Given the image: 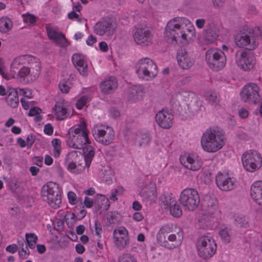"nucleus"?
Listing matches in <instances>:
<instances>
[{
    "label": "nucleus",
    "instance_id": "f257e3e1",
    "mask_svg": "<svg viewBox=\"0 0 262 262\" xmlns=\"http://www.w3.org/2000/svg\"><path fill=\"white\" fill-rule=\"evenodd\" d=\"M164 37L169 42L177 43L179 40H187L194 36V29L189 19L177 17L170 19L165 27Z\"/></svg>",
    "mask_w": 262,
    "mask_h": 262
},
{
    "label": "nucleus",
    "instance_id": "f03ea898",
    "mask_svg": "<svg viewBox=\"0 0 262 262\" xmlns=\"http://www.w3.org/2000/svg\"><path fill=\"white\" fill-rule=\"evenodd\" d=\"M67 143L70 147L82 149L84 154H86L88 164L90 160H93L95 155L94 148L89 139V131L85 123H81L78 127L70 129Z\"/></svg>",
    "mask_w": 262,
    "mask_h": 262
},
{
    "label": "nucleus",
    "instance_id": "7ed1b4c3",
    "mask_svg": "<svg viewBox=\"0 0 262 262\" xmlns=\"http://www.w3.org/2000/svg\"><path fill=\"white\" fill-rule=\"evenodd\" d=\"M224 140V135L222 131L208 129L202 137L201 145L204 150L213 152L223 146L225 144Z\"/></svg>",
    "mask_w": 262,
    "mask_h": 262
},
{
    "label": "nucleus",
    "instance_id": "20e7f679",
    "mask_svg": "<svg viewBox=\"0 0 262 262\" xmlns=\"http://www.w3.org/2000/svg\"><path fill=\"white\" fill-rule=\"evenodd\" d=\"M92 160L88 163L86 154L74 150L68 153L65 158L66 164L69 171L74 173H81L86 166H90Z\"/></svg>",
    "mask_w": 262,
    "mask_h": 262
},
{
    "label": "nucleus",
    "instance_id": "39448f33",
    "mask_svg": "<svg viewBox=\"0 0 262 262\" xmlns=\"http://www.w3.org/2000/svg\"><path fill=\"white\" fill-rule=\"evenodd\" d=\"M41 198L51 207L57 209L61 204V195L58 185L50 182L45 185L41 189Z\"/></svg>",
    "mask_w": 262,
    "mask_h": 262
},
{
    "label": "nucleus",
    "instance_id": "423d86ee",
    "mask_svg": "<svg viewBox=\"0 0 262 262\" xmlns=\"http://www.w3.org/2000/svg\"><path fill=\"white\" fill-rule=\"evenodd\" d=\"M196 248L200 257L203 259H208L215 254L217 245L212 237L204 235L198 238Z\"/></svg>",
    "mask_w": 262,
    "mask_h": 262
},
{
    "label": "nucleus",
    "instance_id": "0eeeda50",
    "mask_svg": "<svg viewBox=\"0 0 262 262\" xmlns=\"http://www.w3.org/2000/svg\"><path fill=\"white\" fill-rule=\"evenodd\" d=\"M136 73L141 78L149 81L158 74V67L150 58H142L136 64Z\"/></svg>",
    "mask_w": 262,
    "mask_h": 262
},
{
    "label": "nucleus",
    "instance_id": "6e6552de",
    "mask_svg": "<svg viewBox=\"0 0 262 262\" xmlns=\"http://www.w3.org/2000/svg\"><path fill=\"white\" fill-rule=\"evenodd\" d=\"M176 97L179 103L184 107L186 105V113L190 116L197 113L202 106V102L194 93L182 91L176 94Z\"/></svg>",
    "mask_w": 262,
    "mask_h": 262
},
{
    "label": "nucleus",
    "instance_id": "1a4fd4ad",
    "mask_svg": "<svg viewBox=\"0 0 262 262\" xmlns=\"http://www.w3.org/2000/svg\"><path fill=\"white\" fill-rule=\"evenodd\" d=\"M205 59L209 68L215 71L222 70L226 63L224 53L217 48L208 49L206 52Z\"/></svg>",
    "mask_w": 262,
    "mask_h": 262
},
{
    "label": "nucleus",
    "instance_id": "9d476101",
    "mask_svg": "<svg viewBox=\"0 0 262 262\" xmlns=\"http://www.w3.org/2000/svg\"><path fill=\"white\" fill-rule=\"evenodd\" d=\"M179 201L185 210L193 211L198 207L200 199L195 189L186 188L181 192Z\"/></svg>",
    "mask_w": 262,
    "mask_h": 262
},
{
    "label": "nucleus",
    "instance_id": "9b49d317",
    "mask_svg": "<svg viewBox=\"0 0 262 262\" xmlns=\"http://www.w3.org/2000/svg\"><path fill=\"white\" fill-rule=\"evenodd\" d=\"M243 165L249 172H254L262 166L260 154L256 150H249L245 152L242 157Z\"/></svg>",
    "mask_w": 262,
    "mask_h": 262
},
{
    "label": "nucleus",
    "instance_id": "f8f14e48",
    "mask_svg": "<svg viewBox=\"0 0 262 262\" xmlns=\"http://www.w3.org/2000/svg\"><path fill=\"white\" fill-rule=\"evenodd\" d=\"M236 45L249 50L255 49L258 45L254 32L252 29L247 30L237 35L235 38Z\"/></svg>",
    "mask_w": 262,
    "mask_h": 262
},
{
    "label": "nucleus",
    "instance_id": "ddd939ff",
    "mask_svg": "<svg viewBox=\"0 0 262 262\" xmlns=\"http://www.w3.org/2000/svg\"><path fill=\"white\" fill-rule=\"evenodd\" d=\"M117 24L112 19L102 18L96 23L94 27V32L99 36H111L115 32L117 29Z\"/></svg>",
    "mask_w": 262,
    "mask_h": 262
},
{
    "label": "nucleus",
    "instance_id": "4468645a",
    "mask_svg": "<svg viewBox=\"0 0 262 262\" xmlns=\"http://www.w3.org/2000/svg\"><path fill=\"white\" fill-rule=\"evenodd\" d=\"M92 134L97 142L104 145L110 144L115 137L114 131L112 128L98 125H96L93 127Z\"/></svg>",
    "mask_w": 262,
    "mask_h": 262
},
{
    "label": "nucleus",
    "instance_id": "2eb2a0df",
    "mask_svg": "<svg viewBox=\"0 0 262 262\" xmlns=\"http://www.w3.org/2000/svg\"><path fill=\"white\" fill-rule=\"evenodd\" d=\"M259 88L255 83L246 85L241 92L242 100L249 104H256L259 100Z\"/></svg>",
    "mask_w": 262,
    "mask_h": 262
},
{
    "label": "nucleus",
    "instance_id": "dca6fc26",
    "mask_svg": "<svg viewBox=\"0 0 262 262\" xmlns=\"http://www.w3.org/2000/svg\"><path fill=\"white\" fill-rule=\"evenodd\" d=\"M236 63L241 69L245 71L252 70L255 64V58L254 55L247 51L237 52Z\"/></svg>",
    "mask_w": 262,
    "mask_h": 262
},
{
    "label": "nucleus",
    "instance_id": "f3484780",
    "mask_svg": "<svg viewBox=\"0 0 262 262\" xmlns=\"http://www.w3.org/2000/svg\"><path fill=\"white\" fill-rule=\"evenodd\" d=\"M114 243L119 250L125 248L129 244L128 230L123 226H120L113 231Z\"/></svg>",
    "mask_w": 262,
    "mask_h": 262
},
{
    "label": "nucleus",
    "instance_id": "a211bd4d",
    "mask_svg": "<svg viewBox=\"0 0 262 262\" xmlns=\"http://www.w3.org/2000/svg\"><path fill=\"white\" fill-rule=\"evenodd\" d=\"M33 64V73L36 74L37 70L39 69V59L30 55H20L15 58L12 61L11 67L14 70H17L19 66L26 64Z\"/></svg>",
    "mask_w": 262,
    "mask_h": 262
},
{
    "label": "nucleus",
    "instance_id": "6ab92c4d",
    "mask_svg": "<svg viewBox=\"0 0 262 262\" xmlns=\"http://www.w3.org/2000/svg\"><path fill=\"white\" fill-rule=\"evenodd\" d=\"M133 36L135 42L140 46L146 47L152 43V35L148 29L143 28H136Z\"/></svg>",
    "mask_w": 262,
    "mask_h": 262
},
{
    "label": "nucleus",
    "instance_id": "aec40b11",
    "mask_svg": "<svg viewBox=\"0 0 262 262\" xmlns=\"http://www.w3.org/2000/svg\"><path fill=\"white\" fill-rule=\"evenodd\" d=\"M204 215L210 218L216 217L220 213L218 210L217 201L215 198L207 196L203 204Z\"/></svg>",
    "mask_w": 262,
    "mask_h": 262
},
{
    "label": "nucleus",
    "instance_id": "412c9836",
    "mask_svg": "<svg viewBox=\"0 0 262 262\" xmlns=\"http://www.w3.org/2000/svg\"><path fill=\"white\" fill-rule=\"evenodd\" d=\"M180 161L184 167L193 171L199 170L202 163L199 157L194 154L183 156L180 158Z\"/></svg>",
    "mask_w": 262,
    "mask_h": 262
},
{
    "label": "nucleus",
    "instance_id": "4be33fe9",
    "mask_svg": "<svg viewBox=\"0 0 262 262\" xmlns=\"http://www.w3.org/2000/svg\"><path fill=\"white\" fill-rule=\"evenodd\" d=\"M155 119L159 126L163 128L168 129L172 125L173 116L168 111L162 110L156 115Z\"/></svg>",
    "mask_w": 262,
    "mask_h": 262
},
{
    "label": "nucleus",
    "instance_id": "5701e85b",
    "mask_svg": "<svg viewBox=\"0 0 262 262\" xmlns=\"http://www.w3.org/2000/svg\"><path fill=\"white\" fill-rule=\"evenodd\" d=\"M177 59L179 66L185 70L190 69L194 62L192 55L185 49H180L178 51Z\"/></svg>",
    "mask_w": 262,
    "mask_h": 262
},
{
    "label": "nucleus",
    "instance_id": "b1692460",
    "mask_svg": "<svg viewBox=\"0 0 262 262\" xmlns=\"http://www.w3.org/2000/svg\"><path fill=\"white\" fill-rule=\"evenodd\" d=\"M176 228H180L174 225H165L163 226L159 230L157 235V239L158 243L162 246L165 247H169V244L167 241V236L174 232Z\"/></svg>",
    "mask_w": 262,
    "mask_h": 262
},
{
    "label": "nucleus",
    "instance_id": "393cba45",
    "mask_svg": "<svg viewBox=\"0 0 262 262\" xmlns=\"http://www.w3.org/2000/svg\"><path fill=\"white\" fill-rule=\"evenodd\" d=\"M216 184L223 191H229L233 189L234 180L227 174L219 173L216 176Z\"/></svg>",
    "mask_w": 262,
    "mask_h": 262
},
{
    "label": "nucleus",
    "instance_id": "a878e982",
    "mask_svg": "<svg viewBox=\"0 0 262 262\" xmlns=\"http://www.w3.org/2000/svg\"><path fill=\"white\" fill-rule=\"evenodd\" d=\"M117 86V80L114 76L106 78L99 84L101 92L106 95L113 93L116 90Z\"/></svg>",
    "mask_w": 262,
    "mask_h": 262
},
{
    "label": "nucleus",
    "instance_id": "bb28decb",
    "mask_svg": "<svg viewBox=\"0 0 262 262\" xmlns=\"http://www.w3.org/2000/svg\"><path fill=\"white\" fill-rule=\"evenodd\" d=\"M72 62L81 75L82 76L88 75V64L82 55L78 53L73 54Z\"/></svg>",
    "mask_w": 262,
    "mask_h": 262
},
{
    "label": "nucleus",
    "instance_id": "cd10ccee",
    "mask_svg": "<svg viewBox=\"0 0 262 262\" xmlns=\"http://www.w3.org/2000/svg\"><path fill=\"white\" fill-rule=\"evenodd\" d=\"M250 195L257 204L262 205V181H256L251 185Z\"/></svg>",
    "mask_w": 262,
    "mask_h": 262
},
{
    "label": "nucleus",
    "instance_id": "c85d7f7f",
    "mask_svg": "<svg viewBox=\"0 0 262 262\" xmlns=\"http://www.w3.org/2000/svg\"><path fill=\"white\" fill-rule=\"evenodd\" d=\"M183 240V233L181 228H176L174 232L169 234L167 236V241L169 244L167 248H173L181 245Z\"/></svg>",
    "mask_w": 262,
    "mask_h": 262
},
{
    "label": "nucleus",
    "instance_id": "c756f323",
    "mask_svg": "<svg viewBox=\"0 0 262 262\" xmlns=\"http://www.w3.org/2000/svg\"><path fill=\"white\" fill-rule=\"evenodd\" d=\"M141 197L145 201L154 202L157 198L156 186L153 184L143 188L140 193Z\"/></svg>",
    "mask_w": 262,
    "mask_h": 262
},
{
    "label": "nucleus",
    "instance_id": "7c9ffc66",
    "mask_svg": "<svg viewBox=\"0 0 262 262\" xmlns=\"http://www.w3.org/2000/svg\"><path fill=\"white\" fill-rule=\"evenodd\" d=\"M47 32L48 37L54 41L56 44L62 47L67 45V40L65 36L60 33H58L51 28L47 27Z\"/></svg>",
    "mask_w": 262,
    "mask_h": 262
},
{
    "label": "nucleus",
    "instance_id": "2f4dec72",
    "mask_svg": "<svg viewBox=\"0 0 262 262\" xmlns=\"http://www.w3.org/2000/svg\"><path fill=\"white\" fill-rule=\"evenodd\" d=\"M29 67L23 66L21 67L19 71L18 72L17 75L19 77L22 79H25L28 76L30 75L32 76L34 79L36 78L40 74L41 70V65L40 61L39 60V69L37 70L36 74L33 73V64H28Z\"/></svg>",
    "mask_w": 262,
    "mask_h": 262
},
{
    "label": "nucleus",
    "instance_id": "473e14b6",
    "mask_svg": "<svg viewBox=\"0 0 262 262\" xmlns=\"http://www.w3.org/2000/svg\"><path fill=\"white\" fill-rule=\"evenodd\" d=\"M53 109L54 110L57 119L58 120H63L68 116L67 105L63 102H56Z\"/></svg>",
    "mask_w": 262,
    "mask_h": 262
},
{
    "label": "nucleus",
    "instance_id": "72a5a7b5",
    "mask_svg": "<svg viewBox=\"0 0 262 262\" xmlns=\"http://www.w3.org/2000/svg\"><path fill=\"white\" fill-rule=\"evenodd\" d=\"M13 24L11 18L7 16L0 18V32L8 34L13 28Z\"/></svg>",
    "mask_w": 262,
    "mask_h": 262
},
{
    "label": "nucleus",
    "instance_id": "f704fd0d",
    "mask_svg": "<svg viewBox=\"0 0 262 262\" xmlns=\"http://www.w3.org/2000/svg\"><path fill=\"white\" fill-rule=\"evenodd\" d=\"M143 88L141 86H134L129 91V98L130 100L136 101L142 96Z\"/></svg>",
    "mask_w": 262,
    "mask_h": 262
},
{
    "label": "nucleus",
    "instance_id": "c9c22d12",
    "mask_svg": "<svg viewBox=\"0 0 262 262\" xmlns=\"http://www.w3.org/2000/svg\"><path fill=\"white\" fill-rule=\"evenodd\" d=\"M6 101L8 105L11 107L13 108L16 107L19 103V98L17 92L13 90L6 97Z\"/></svg>",
    "mask_w": 262,
    "mask_h": 262
},
{
    "label": "nucleus",
    "instance_id": "e433bc0d",
    "mask_svg": "<svg viewBox=\"0 0 262 262\" xmlns=\"http://www.w3.org/2000/svg\"><path fill=\"white\" fill-rule=\"evenodd\" d=\"M95 204L97 206L98 209L101 208L107 209L110 207L108 199L101 194H97L96 195Z\"/></svg>",
    "mask_w": 262,
    "mask_h": 262
},
{
    "label": "nucleus",
    "instance_id": "4c0bfd02",
    "mask_svg": "<svg viewBox=\"0 0 262 262\" xmlns=\"http://www.w3.org/2000/svg\"><path fill=\"white\" fill-rule=\"evenodd\" d=\"M206 100L212 105L216 106L219 104L220 98L217 93L214 91H208L205 95Z\"/></svg>",
    "mask_w": 262,
    "mask_h": 262
},
{
    "label": "nucleus",
    "instance_id": "58836bf2",
    "mask_svg": "<svg viewBox=\"0 0 262 262\" xmlns=\"http://www.w3.org/2000/svg\"><path fill=\"white\" fill-rule=\"evenodd\" d=\"M231 231V229L230 228L227 226H222L219 231L221 239L226 244L230 242Z\"/></svg>",
    "mask_w": 262,
    "mask_h": 262
},
{
    "label": "nucleus",
    "instance_id": "ea45409f",
    "mask_svg": "<svg viewBox=\"0 0 262 262\" xmlns=\"http://www.w3.org/2000/svg\"><path fill=\"white\" fill-rule=\"evenodd\" d=\"M234 224L238 227L246 228L248 225L247 218L243 215H237L235 216Z\"/></svg>",
    "mask_w": 262,
    "mask_h": 262
},
{
    "label": "nucleus",
    "instance_id": "a19ab883",
    "mask_svg": "<svg viewBox=\"0 0 262 262\" xmlns=\"http://www.w3.org/2000/svg\"><path fill=\"white\" fill-rule=\"evenodd\" d=\"M162 203L169 208L172 206L176 204L177 202L175 198L172 197L171 194H163L161 196Z\"/></svg>",
    "mask_w": 262,
    "mask_h": 262
},
{
    "label": "nucleus",
    "instance_id": "79ce46f5",
    "mask_svg": "<svg viewBox=\"0 0 262 262\" xmlns=\"http://www.w3.org/2000/svg\"><path fill=\"white\" fill-rule=\"evenodd\" d=\"M16 71L11 68L9 73H6L5 70L4 66L0 63V74L3 78L6 80H10L15 78Z\"/></svg>",
    "mask_w": 262,
    "mask_h": 262
},
{
    "label": "nucleus",
    "instance_id": "37998d69",
    "mask_svg": "<svg viewBox=\"0 0 262 262\" xmlns=\"http://www.w3.org/2000/svg\"><path fill=\"white\" fill-rule=\"evenodd\" d=\"M25 236L28 246L31 249H34L37 242V236L34 233H26Z\"/></svg>",
    "mask_w": 262,
    "mask_h": 262
},
{
    "label": "nucleus",
    "instance_id": "c03bdc74",
    "mask_svg": "<svg viewBox=\"0 0 262 262\" xmlns=\"http://www.w3.org/2000/svg\"><path fill=\"white\" fill-rule=\"evenodd\" d=\"M218 37V34L212 29H206L204 34L205 39L208 42L214 41Z\"/></svg>",
    "mask_w": 262,
    "mask_h": 262
},
{
    "label": "nucleus",
    "instance_id": "a18cd8bd",
    "mask_svg": "<svg viewBox=\"0 0 262 262\" xmlns=\"http://www.w3.org/2000/svg\"><path fill=\"white\" fill-rule=\"evenodd\" d=\"M170 214L176 217H180L182 214V211L181 207L177 204V202L176 204L172 205L169 208Z\"/></svg>",
    "mask_w": 262,
    "mask_h": 262
},
{
    "label": "nucleus",
    "instance_id": "49530a36",
    "mask_svg": "<svg viewBox=\"0 0 262 262\" xmlns=\"http://www.w3.org/2000/svg\"><path fill=\"white\" fill-rule=\"evenodd\" d=\"M52 144L54 147V155L55 157H58L61 152V141L59 139H54L52 141Z\"/></svg>",
    "mask_w": 262,
    "mask_h": 262
},
{
    "label": "nucleus",
    "instance_id": "de8ad7c7",
    "mask_svg": "<svg viewBox=\"0 0 262 262\" xmlns=\"http://www.w3.org/2000/svg\"><path fill=\"white\" fill-rule=\"evenodd\" d=\"M71 87V83L69 81L63 80L59 84V88L62 93H67Z\"/></svg>",
    "mask_w": 262,
    "mask_h": 262
},
{
    "label": "nucleus",
    "instance_id": "09e8293b",
    "mask_svg": "<svg viewBox=\"0 0 262 262\" xmlns=\"http://www.w3.org/2000/svg\"><path fill=\"white\" fill-rule=\"evenodd\" d=\"M119 214L116 212H108L107 213L106 219L110 224L118 222Z\"/></svg>",
    "mask_w": 262,
    "mask_h": 262
},
{
    "label": "nucleus",
    "instance_id": "8fccbe9b",
    "mask_svg": "<svg viewBox=\"0 0 262 262\" xmlns=\"http://www.w3.org/2000/svg\"><path fill=\"white\" fill-rule=\"evenodd\" d=\"M88 97L86 96H82L77 101L76 103V107L79 109H82L85 106L88 102Z\"/></svg>",
    "mask_w": 262,
    "mask_h": 262
},
{
    "label": "nucleus",
    "instance_id": "3c124183",
    "mask_svg": "<svg viewBox=\"0 0 262 262\" xmlns=\"http://www.w3.org/2000/svg\"><path fill=\"white\" fill-rule=\"evenodd\" d=\"M18 244L20 246H21V250L19 251L18 253L20 258L23 259H26L28 257L29 255V251L28 249L27 246H26V248H23L24 243L22 242V244L18 243Z\"/></svg>",
    "mask_w": 262,
    "mask_h": 262
},
{
    "label": "nucleus",
    "instance_id": "603ef678",
    "mask_svg": "<svg viewBox=\"0 0 262 262\" xmlns=\"http://www.w3.org/2000/svg\"><path fill=\"white\" fill-rule=\"evenodd\" d=\"M123 191V189L122 187H118L117 189H116L114 191H113L111 193V195L110 196V199L112 201H116L117 200L116 196L117 195H121Z\"/></svg>",
    "mask_w": 262,
    "mask_h": 262
},
{
    "label": "nucleus",
    "instance_id": "864d4df0",
    "mask_svg": "<svg viewBox=\"0 0 262 262\" xmlns=\"http://www.w3.org/2000/svg\"><path fill=\"white\" fill-rule=\"evenodd\" d=\"M68 197L69 203L71 204L74 205L77 203L76 194L73 191H69L68 193Z\"/></svg>",
    "mask_w": 262,
    "mask_h": 262
},
{
    "label": "nucleus",
    "instance_id": "5fc2aeb1",
    "mask_svg": "<svg viewBox=\"0 0 262 262\" xmlns=\"http://www.w3.org/2000/svg\"><path fill=\"white\" fill-rule=\"evenodd\" d=\"M119 262H136L135 258L129 254L123 255L119 258Z\"/></svg>",
    "mask_w": 262,
    "mask_h": 262
},
{
    "label": "nucleus",
    "instance_id": "6e6d98bb",
    "mask_svg": "<svg viewBox=\"0 0 262 262\" xmlns=\"http://www.w3.org/2000/svg\"><path fill=\"white\" fill-rule=\"evenodd\" d=\"M95 231L96 234L100 238H101V233L102 232V226L100 223L97 220L95 221Z\"/></svg>",
    "mask_w": 262,
    "mask_h": 262
},
{
    "label": "nucleus",
    "instance_id": "4d7b16f0",
    "mask_svg": "<svg viewBox=\"0 0 262 262\" xmlns=\"http://www.w3.org/2000/svg\"><path fill=\"white\" fill-rule=\"evenodd\" d=\"M23 16L24 21L25 23H29L30 24H33L36 21V18L33 15H23Z\"/></svg>",
    "mask_w": 262,
    "mask_h": 262
},
{
    "label": "nucleus",
    "instance_id": "13d9d810",
    "mask_svg": "<svg viewBox=\"0 0 262 262\" xmlns=\"http://www.w3.org/2000/svg\"><path fill=\"white\" fill-rule=\"evenodd\" d=\"M35 140V136L32 134L28 136L26 141V144L28 148H30L33 144Z\"/></svg>",
    "mask_w": 262,
    "mask_h": 262
},
{
    "label": "nucleus",
    "instance_id": "bf43d9fd",
    "mask_svg": "<svg viewBox=\"0 0 262 262\" xmlns=\"http://www.w3.org/2000/svg\"><path fill=\"white\" fill-rule=\"evenodd\" d=\"M41 112V110L37 107H34L33 108H31L29 113L28 115L29 116H34L37 114H39Z\"/></svg>",
    "mask_w": 262,
    "mask_h": 262
},
{
    "label": "nucleus",
    "instance_id": "052dcab7",
    "mask_svg": "<svg viewBox=\"0 0 262 262\" xmlns=\"http://www.w3.org/2000/svg\"><path fill=\"white\" fill-rule=\"evenodd\" d=\"M191 81V77L190 76H185L180 79L178 83L181 85H184L188 84Z\"/></svg>",
    "mask_w": 262,
    "mask_h": 262
},
{
    "label": "nucleus",
    "instance_id": "680f3d73",
    "mask_svg": "<svg viewBox=\"0 0 262 262\" xmlns=\"http://www.w3.org/2000/svg\"><path fill=\"white\" fill-rule=\"evenodd\" d=\"M238 115L241 118L244 119L248 116L249 112L246 109L242 108L238 110Z\"/></svg>",
    "mask_w": 262,
    "mask_h": 262
},
{
    "label": "nucleus",
    "instance_id": "e2e57ef3",
    "mask_svg": "<svg viewBox=\"0 0 262 262\" xmlns=\"http://www.w3.org/2000/svg\"><path fill=\"white\" fill-rule=\"evenodd\" d=\"M150 140V138L148 134H144L142 135V141L139 143L140 146L147 144Z\"/></svg>",
    "mask_w": 262,
    "mask_h": 262
},
{
    "label": "nucleus",
    "instance_id": "0e129e2a",
    "mask_svg": "<svg viewBox=\"0 0 262 262\" xmlns=\"http://www.w3.org/2000/svg\"><path fill=\"white\" fill-rule=\"evenodd\" d=\"M6 250L10 253H14L17 250V246L15 244L9 245L6 247Z\"/></svg>",
    "mask_w": 262,
    "mask_h": 262
},
{
    "label": "nucleus",
    "instance_id": "69168bd1",
    "mask_svg": "<svg viewBox=\"0 0 262 262\" xmlns=\"http://www.w3.org/2000/svg\"><path fill=\"white\" fill-rule=\"evenodd\" d=\"M44 132L45 134L51 135L53 134V128L50 124H47L45 126Z\"/></svg>",
    "mask_w": 262,
    "mask_h": 262
},
{
    "label": "nucleus",
    "instance_id": "338daca9",
    "mask_svg": "<svg viewBox=\"0 0 262 262\" xmlns=\"http://www.w3.org/2000/svg\"><path fill=\"white\" fill-rule=\"evenodd\" d=\"M97 41V38L93 35H91L88 37L86 41V44L89 46H92L94 43Z\"/></svg>",
    "mask_w": 262,
    "mask_h": 262
},
{
    "label": "nucleus",
    "instance_id": "774afa93",
    "mask_svg": "<svg viewBox=\"0 0 262 262\" xmlns=\"http://www.w3.org/2000/svg\"><path fill=\"white\" fill-rule=\"evenodd\" d=\"M252 30V31L254 32V35L256 37L257 40L258 39V37L259 36L262 38V27H255Z\"/></svg>",
    "mask_w": 262,
    "mask_h": 262
}]
</instances>
